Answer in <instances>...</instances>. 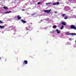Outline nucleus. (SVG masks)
Here are the masks:
<instances>
[{
  "label": "nucleus",
  "mask_w": 76,
  "mask_h": 76,
  "mask_svg": "<svg viewBox=\"0 0 76 76\" xmlns=\"http://www.w3.org/2000/svg\"><path fill=\"white\" fill-rule=\"evenodd\" d=\"M65 34L66 35H76V34L74 33H70V34H69V32H66Z\"/></svg>",
  "instance_id": "nucleus-1"
},
{
  "label": "nucleus",
  "mask_w": 76,
  "mask_h": 76,
  "mask_svg": "<svg viewBox=\"0 0 76 76\" xmlns=\"http://www.w3.org/2000/svg\"><path fill=\"white\" fill-rule=\"evenodd\" d=\"M70 28L71 29H74L76 30V27L75 26L72 25L70 26Z\"/></svg>",
  "instance_id": "nucleus-2"
},
{
  "label": "nucleus",
  "mask_w": 76,
  "mask_h": 76,
  "mask_svg": "<svg viewBox=\"0 0 76 76\" xmlns=\"http://www.w3.org/2000/svg\"><path fill=\"white\" fill-rule=\"evenodd\" d=\"M26 31H28V30H29V31H31L32 29H31V27H30V26H29L26 28Z\"/></svg>",
  "instance_id": "nucleus-3"
},
{
  "label": "nucleus",
  "mask_w": 76,
  "mask_h": 76,
  "mask_svg": "<svg viewBox=\"0 0 76 76\" xmlns=\"http://www.w3.org/2000/svg\"><path fill=\"white\" fill-rule=\"evenodd\" d=\"M28 63V61L26 60H25L23 62V64H26Z\"/></svg>",
  "instance_id": "nucleus-4"
},
{
  "label": "nucleus",
  "mask_w": 76,
  "mask_h": 76,
  "mask_svg": "<svg viewBox=\"0 0 76 76\" xmlns=\"http://www.w3.org/2000/svg\"><path fill=\"white\" fill-rule=\"evenodd\" d=\"M44 12H47V13H49L50 12H51V10H44Z\"/></svg>",
  "instance_id": "nucleus-5"
},
{
  "label": "nucleus",
  "mask_w": 76,
  "mask_h": 76,
  "mask_svg": "<svg viewBox=\"0 0 76 76\" xmlns=\"http://www.w3.org/2000/svg\"><path fill=\"white\" fill-rule=\"evenodd\" d=\"M66 22H65L64 21V22H62L61 23V24L63 25H66Z\"/></svg>",
  "instance_id": "nucleus-6"
},
{
  "label": "nucleus",
  "mask_w": 76,
  "mask_h": 76,
  "mask_svg": "<svg viewBox=\"0 0 76 76\" xmlns=\"http://www.w3.org/2000/svg\"><path fill=\"white\" fill-rule=\"evenodd\" d=\"M21 20L22 22H23V23H26V21L23 20L21 19Z\"/></svg>",
  "instance_id": "nucleus-7"
},
{
  "label": "nucleus",
  "mask_w": 76,
  "mask_h": 76,
  "mask_svg": "<svg viewBox=\"0 0 76 76\" xmlns=\"http://www.w3.org/2000/svg\"><path fill=\"white\" fill-rule=\"evenodd\" d=\"M56 31L57 34H60V31H58V30L56 29Z\"/></svg>",
  "instance_id": "nucleus-8"
},
{
  "label": "nucleus",
  "mask_w": 76,
  "mask_h": 76,
  "mask_svg": "<svg viewBox=\"0 0 76 76\" xmlns=\"http://www.w3.org/2000/svg\"><path fill=\"white\" fill-rule=\"evenodd\" d=\"M11 11H9L7 12H5L4 13L6 14V13H11Z\"/></svg>",
  "instance_id": "nucleus-9"
},
{
  "label": "nucleus",
  "mask_w": 76,
  "mask_h": 76,
  "mask_svg": "<svg viewBox=\"0 0 76 76\" xmlns=\"http://www.w3.org/2000/svg\"><path fill=\"white\" fill-rule=\"evenodd\" d=\"M17 18L18 19H19V20L20 19H21V17H19V15H18L17 16Z\"/></svg>",
  "instance_id": "nucleus-10"
},
{
  "label": "nucleus",
  "mask_w": 76,
  "mask_h": 76,
  "mask_svg": "<svg viewBox=\"0 0 76 76\" xmlns=\"http://www.w3.org/2000/svg\"><path fill=\"white\" fill-rule=\"evenodd\" d=\"M53 28L54 29H56L57 28V26L56 25H53Z\"/></svg>",
  "instance_id": "nucleus-11"
},
{
  "label": "nucleus",
  "mask_w": 76,
  "mask_h": 76,
  "mask_svg": "<svg viewBox=\"0 0 76 76\" xmlns=\"http://www.w3.org/2000/svg\"><path fill=\"white\" fill-rule=\"evenodd\" d=\"M4 28V26H1V25H0V28H1V29H3V28Z\"/></svg>",
  "instance_id": "nucleus-12"
},
{
  "label": "nucleus",
  "mask_w": 76,
  "mask_h": 76,
  "mask_svg": "<svg viewBox=\"0 0 76 76\" xmlns=\"http://www.w3.org/2000/svg\"><path fill=\"white\" fill-rule=\"evenodd\" d=\"M4 9H6V10H7V9H8V8L7 7H3Z\"/></svg>",
  "instance_id": "nucleus-13"
},
{
  "label": "nucleus",
  "mask_w": 76,
  "mask_h": 76,
  "mask_svg": "<svg viewBox=\"0 0 76 76\" xmlns=\"http://www.w3.org/2000/svg\"><path fill=\"white\" fill-rule=\"evenodd\" d=\"M64 28V26H62L60 28V29H63Z\"/></svg>",
  "instance_id": "nucleus-14"
},
{
  "label": "nucleus",
  "mask_w": 76,
  "mask_h": 76,
  "mask_svg": "<svg viewBox=\"0 0 76 76\" xmlns=\"http://www.w3.org/2000/svg\"><path fill=\"white\" fill-rule=\"evenodd\" d=\"M51 4V3H50V2H49L48 3H46V5H48V4Z\"/></svg>",
  "instance_id": "nucleus-15"
},
{
  "label": "nucleus",
  "mask_w": 76,
  "mask_h": 76,
  "mask_svg": "<svg viewBox=\"0 0 76 76\" xmlns=\"http://www.w3.org/2000/svg\"><path fill=\"white\" fill-rule=\"evenodd\" d=\"M64 18L65 19H67L68 18V17H65Z\"/></svg>",
  "instance_id": "nucleus-16"
},
{
  "label": "nucleus",
  "mask_w": 76,
  "mask_h": 76,
  "mask_svg": "<svg viewBox=\"0 0 76 76\" xmlns=\"http://www.w3.org/2000/svg\"><path fill=\"white\" fill-rule=\"evenodd\" d=\"M56 4H57V5L59 4V2H56Z\"/></svg>",
  "instance_id": "nucleus-17"
},
{
  "label": "nucleus",
  "mask_w": 76,
  "mask_h": 76,
  "mask_svg": "<svg viewBox=\"0 0 76 76\" xmlns=\"http://www.w3.org/2000/svg\"><path fill=\"white\" fill-rule=\"evenodd\" d=\"M73 39H72V38H69V40L70 41H72V40Z\"/></svg>",
  "instance_id": "nucleus-18"
},
{
  "label": "nucleus",
  "mask_w": 76,
  "mask_h": 76,
  "mask_svg": "<svg viewBox=\"0 0 76 76\" xmlns=\"http://www.w3.org/2000/svg\"><path fill=\"white\" fill-rule=\"evenodd\" d=\"M65 15H66V14H62V16H65Z\"/></svg>",
  "instance_id": "nucleus-19"
},
{
  "label": "nucleus",
  "mask_w": 76,
  "mask_h": 76,
  "mask_svg": "<svg viewBox=\"0 0 76 76\" xmlns=\"http://www.w3.org/2000/svg\"><path fill=\"white\" fill-rule=\"evenodd\" d=\"M56 5V3H55L53 4V5Z\"/></svg>",
  "instance_id": "nucleus-20"
},
{
  "label": "nucleus",
  "mask_w": 76,
  "mask_h": 76,
  "mask_svg": "<svg viewBox=\"0 0 76 76\" xmlns=\"http://www.w3.org/2000/svg\"><path fill=\"white\" fill-rule=\"evenodd\" d=\"M3 23V22L1 21V20H0V23Z\"/></svg>",
  "instance_id": "nucleus-21"
},
{
  "label": "nucleus",
  "mask_w": 76,
  "mask_h": 76,
  "mask_svg": "<svg viewBox=\"0 0 76 76\" xmlns=\"http://www.w3.org/2000/svg\"><path fill=\"white\" fill-rule=\"evenodd\" d=\"M41 4V2H39L37 3V4Z\"/></svg>",
  "instance_id": "nucleus-22"
},
{
  "label": "nucleus",
  "mask_w": 76,
  "mask_h": 76,
  "mask_svg": "<svg viewBox=\"0 0 76 76\" xmlns=\"http://www.w3.org/2000/svg\"><path fill=\"white\" fill-rule=\"evenodd\" d=\"M22 11H25V9H23L22 10Z\"/></svg>",
  "instance_id": "nucleus-23"
},
{
  "label": "nucleus",
  "mask_w": 76,
  "mask_h": 76,
  "mask_svg": "<svg viewBox=\"0 0 76 76\" xmlns=\"http://www.w3.org/2000/svg\"><path fill=\"white\" fill-rule=\"evenodd\" d=\"M73 17H74V18H75V17H76V16L75 15H73Z\"/></svg>",
  "instance_id": "nucleus-24"
},
{
  "label": "nucleus",
  "mask_w": 76,
  "mask_h": 76,
  "mask_svg": "<svg viewBox=\"0 0 76 76\" xmlns=\"http://www.w3.org/2000/svg\"><path fill=\"white\" fill-rule=\"evenodd\" d=\"M55 13H57V12H55Z\"/></svg>",
  "instance_id": "nucleus-25"
},
{
  "label": "nucleus",
  "mask_w": 76,
  "mask_h": 76,
  "mask_svg": "<svg viewBox=\"0 0 76 76\" xmlns=\"http://www.w3.org/2000/svg\"><path fill=\"white\" fill-rule=\"evenodd\" d=\"M46 28H46H47V27H46V28Z\"/></svg>",
  "instance_id": "nucleus-26"
},
{
  "label": "nucleus",
  "mask_w": 76,
  "mask_h": 76,
  "mask_svg": "<svg viewBox=\"0 0 76 76\" xmlns=\"http://www.w3.org/2000/svg\"><path fill=\"white\" fill-rule=\"evenodd\" d=\"M75 42L76 43V41H75Z\"/></svg>",
  "instance_id": "nucleus-27"
},
{
  "label": "nucleus",
  "mask_w": 76,
  "mask_h": 76,
  "mask_svg": "<svg viewBox=\"0 0 76 76\" xmlns=\"http://www.w3.org/2000/svg\"><path fill=\"white\" fill-rule=\"evenodd\" d=\"M0 59H1V58L0 57Z\"/></svg>",
  "instance_id": "nucleus-28"
},
{
  "label": "nucleus",
  "mask_w": 76,
  "mask_h": 76,
  "mask_svg": "<svg viewBox=\"0 0 76 76\" xmlns=\"http://www.w3.org/2000/svg\"><path fill=\"white\" fill-rule=\"evenodd\" d=\"M48 19V18H47Z\"/></svg>",
  "instance_id": "nucleus-29"
}]
</instances>
